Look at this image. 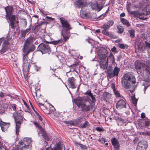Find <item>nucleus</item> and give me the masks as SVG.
Listing matches in <instances>:
<instances>
[{"label":"nucleus","mask_w":150,"mask_h":150,"mask_svg":"<svg viewBox=\"0 0 150 150\" xmlns=\"http://www.w3.org/2000/svg\"><path fill=\"white\" fill-rule=\"evenodd\" d=\"M126 102L123 99L119 100L117 103L116 107L117 109H120L123 108H126Z\"/></svg>","instance_id":"nucleus-12"},{"label":"nucleus","mask_w":150,"mask_h":150,"mask_svg":"<svg viewBox=\"0 0 150 150\" xmlns=\"http://www.w3.org/2000/svg\"><path fill=\"white\" fill-rule=\"evenodd\" d=\"M142 134L144 136H150V131H145L142 132Z\"/></svg>","instance_id":"nucleus-48"},{"label":"nucleus","mask_w":150,"mask_h":150,"mask_svg":"<svg viewBox=\"0 0 150 150\" xmlns=\"http://www.w3.org/2000/svg\"><path fill=\"white\" fill-rule=\"evenodd\" d=\"M86 0H79L77 2V4L79 6H84L86 4Z\"/></svg>","instance_id":"nucleus-30"},{"label":"nucleus","mask_w":150,"mask_h":150,"mask_svg":"<svg viewBox=\"0 0 150 150\" xmlns=\"http://www.w3.org/2000/svg\"><path fill=\"white\" fill-rule=\"evenodd\" d=\"M141 117L142 119L144 118L145 117V114L144 112H142L141 114Z\"/></svg>","instance_id":"nucleus-58"},{"label":"nucleus","mask_w":150,"mask_h":150,"mask_svg":"<svg viewBox=\"0 0 150 150\" xmlns=\"http://www.w3.org/2000/svg\"><path fill=\"white\" fill-rule=\"evenodd\" d=\"M111 51L115 53H117V49L115 47H113L111 49Z\"/></svg>","instance_id":"nucleus-50"},{"label":"nucleus","mask_w":150,"mask_h":150,"mask_svg":"<svg viewBox=\"0 0 150 150\" xmlns=\"http://www.w3.org/2000/svg\"><path fill=\"white\" fill-rule=\"evenodd\" d=\"M144 124L146 127L148 129H150V121L148 120L146 121Z\"/></svg>","instance_id":"nucleus-44"},{"label":"nucleus","mask_w":150,"mask_h":150,"mask_svg":"<svg viewBox=\"0 0 150 150\" xmlns=\"http://www.w3.org/2000/svg\"><path fill=\"white\" fill-rule=\"evenodd\" d=\"M146 46L150 48V44L147 42L146 43Z\"/></svg>","instance_id":"nucleus-63"},{"label":"nucleus","mask_w":150,"mask_h":150,"mask_svg":"<svg viewBox=\"0 0 150 150\" xmlns=\"http://www.w3.org/2000/svg\"><path fill=\"white\" fill-rule=\"evenodd\" d=\"M96 130L99 132H101L103 130V129L100 127H96Z\"/></svg>","instance_id":"nucleus-56"},{"label":"nucleus","mask_w":150,"mask_h":150,"mask_svg":"<svg viewBox=\"0 0 150 150\" xmlns=\"http://www.w3.org/2000/svg\"><path fill=\"white\" fill-rule=\"evenodd\" d=\"M38 128L40 129V130L42 131H43V129L42 128V127L40 125L38 127Z\"/></svg>","instance_id":"nucleus-60"},{"label":"nucleus","mask_w":150,"mask_h":150,"mask_svg":"<svg viewBox=\"0 0 150 150\" xmlns=\"http://www.w3.org/2000/svg\"><path fill=\"white\" fill-rule=\"evenodd\" d=\"M111 141L115 150H119L120 145L118 140L115 138H113Z\"/></svg>","instance_id":"nucleus-14"},{"label":"nucleus","mask_w":150,"mask_h":150,"mask_svg":"<svg viewBox=\"0 0 150 150\" xmlns=\"http://www.w3.org/2000/svg\"><path fill=\"white\" fill-rule=\"evenodd\" d=\"M60 20L62 24V27L64 28L65 29H63L62 31L61 34L63 37L60 40L52 42V43L54 45H57L60 44L62 45L65 42L66 40L69 38V33L68 30L71 29V25L68 21L63 18H60Z\"/></svg>","instance_id":"nucleus-1"},{"label":"nucleus","mask_w":150,"mask_h":150,"mask_svg":"<svg viewBox=\"0 0 150 150\" xmlns=\"http://www.w3.org/2000/svg\"><path fill=\"white\" fill-rule=\"evenodd\" d=\"M147 146V143L146 141H141L138 144L137 150H146Z\"/></svg>","instance_id":"nucleus-10"},{"label":"nucleus","mask_w":150,"mask_h":150,"mask_svg":"<svg viewBox=\"0 0 150 150\" xmlns=\"http://www.w3.org/2000/svg\"><path fill=\"white\" fill-rule=\"evenodd\" d=\"M37 91H36V90H35V91H32V95L34 97H35V96H37Z\"/></svg>","instance_id":"nucleus-53"},{"label":"nucleus","mask_w":150,"mask_h":150,"mask_svg":"<svg viewBox=\"0 0 150 150\" xmlns=\"http://www.w3.org/2000/svg\"><path fill=\"white\" fill-rule=\"evenodd\" d=\"M38 48V50L41 52L42 54L46 52L49 53L51 51L50 46L47 43L40 44L39 45Z\"/></svg>","instance_id":"nucleus-8"},{"label":"nucleus","mask_w":150,"mask_h":150,"mask_svg":"<svg viewBox=\"0 0 150 150\" xmlns=\"http://www.w3.org/2000/svg\"><path fill=\"white\" fill-rule=\"evenodd\" d=\"M75 79L73 77L69 78L67 81V85L69 88H76Z\"/></svg>","instance_id":"nucleus-11"},{"label":"nucleus","mask_w":150,"mask_h":150,"mask_svg":"<svg viewBox=\"0 0 150 150\" xmlns=\"http://www.w3.org/2000/svg\"><path fill=\"white\" fill-rule=\"evenodd\" d=\"M120 21L122 23L127 27H129L130 25L129 22L126 19L123 18H120Z\"/></svg>","instance_id":"nucleus-25"},{"label":"nucleus","mask_w":150,"mask_h":150,"mask_svg":"<svg viewBox=\"0 0 150 150\" xmlns=\"http://www.w3.org/2000/svg\"><path fill=\"white\" fill-rule=\"evenodd\" d=\"M85 95H88L89 96H90L92 94V93L91 91H87L85 93Z\"/></svg>","instance_id":"nucleus-52"},{"label":"nucleus","mask_w":150,"mask_h":150,"mask_svg":"<svg viewBox=\"0 0 150 150\" xmlns=\"http://www.w3.org/2000/svg\"><path fill=\"white\" fill-rule=\"evenodd\" d=\"M120 69L117 67H115L113 69L111 66H110L108 67L106 73L107 76L109 78H111L118 75Z\"/></svg>","instance_id":"nucleus-6"},{"label":"nucleus","mask_w":150,"mask_h":150,"mask_svg":"<svg viewBox=\"0 0 150 150\" xmlns=\"http://www.w3.org/2000/svg\"><path fill=\"white\" fill-rule=\"evenodd\" d=\"M129 13L134 17H138L139 16V13L138 11H131Z\"/></svg>","instance_id":"nucleus-27"},{"label":"nucleus","mask_w":150,"mask_h":150,"mask_svg":"<svg viewBox=\"0 0 150 150\" xmlns=\"http://www.w3.org/2000/svg\"><path fill=\"white\" fill-rule=\"evenodd\" d=\"M13 115L15 120H22V117L20 113L14 112Z\"/></svg>","instance_id":"nucleus-19"},{"label":"nucleus","mask_w":150,"mask_h":150,"mask_svg":"<svg viewBox=\"0 0 150 150\" xmlns=\"http://www.w3.org/2000/svg\"><path fill=\"white\" fill-rule=\"evenodd\" d=\"M64 122L66 124H68L70 125H76V122L74 121H65Z\"/></svg>","instance_id":"nucleus-36"},{"label":"nucleus","mask_w":150,"mask_h":150,"mask_svg":"<svg viewBox=\"0 0 150 150\" xmlns=\"http://www.w3.org/2000/svg\"><path fill=\"white\" fill-rule=\"evenodd\" d=\"M42 137L43 138H44L45 140L48 141L49 140V137L47 136V134L45 133V132L43 131L42 133Z\"/></svg>","instance_id":"nucleus-42"},{"label":"nucleus","mask_w":150,"mask_h":150,"mask_svg":"<svg viewBox=\"0 0 150 150\" xmlns=\"http://www.w3.org/2000/svg\"><path fill=\"white\" fill-rule=\"evenodd\" d=\"M80 15L81 17L83 18H85L87 16L86 13L83 11L82 9L80 11Z\"/></svg>","instance_id":"nucleus-40"},{"label":"nucleus","mask_w":150,"mask_h":150,"mask_svg":"<svg viewBox=\"0 0 150 150\" xmlns=\"http://www.w3.org/2000/svg\"><path fill=\"white\" fill-rule=\"evenodd\" d=\"M103 34L105 35L109 36L110 37L113 38L114 35L111 32H109L108 31H103Z\"/></svg>","instance_id":"nucleus-29"},{"label":"nucleus","mask_w":150,"mask_h":150,"mask_svg":"<svg viewBox=\"0 0 150 150\" xmlns=\"http://www.w3.org/2000/svg\"><path fill=\"white\" fill-rule=\"evenodd\" d=\"M82 118L81 117H80L78 119L75 120V122H76V125L79 124L81 122H82Z\"/></svg>","instance_id":"nucleus-43"},{"label":"nucleus","mask_w":150,"mask_h":150,"mask_svg":"<svg viewBox=\"0 0 150 150\" xmlns=\"http://www.w3.org/2000/svg\"><path fill=\"white\" fill-rule=\"evenodd\" d=\"M112 89H113V91L114 93L117 97H119L120 96V94L118 91H116L115 89V86L114 85L112 87Z\"/></svg>","instance_id":"nucleus-32"},{"label":"nucleus","mask_w":150,"mask_h":150,"mask_svg":"<svg viewBox=\"0 0 150 150\" xmlns=\"http://www.w3.org/2000/svg\"><path fill=\"white\" fill-rule=\"evenodd\" d=\"M96 32L97 33H99L100 32V29L96 30Z\"/></svg>","instance_id":"nucleus-64"},{"label":"nucleus","mask_w":150,"mask_h":150,"mask_svg":"<svg viewBox=\"0 0 150 150\" xmlns=\"http://www.w3.org/2000/svg\"><path fill=\"white\" fill-rule=\"evenodd\" d=\"M105 52L103 53H98V54L99 58L101 60H107L106 57H107V53L106 51L105 50Z\"/></svg>","instance_id":"nucleus-18"},{"label":"nucleus","mask_w":150,"mask_h":150,"mask_svg":"<svg viewBox=\"0 0 150 150\" xmlns=\"http://www.w3.org/2000/svg\"><path fill=\"white\" fill-rule=\"evenodd\" d=\"M34 40V38L32 37H29L26 40L23 48V53L29 54L32 51V47L33 46L32 43Z\"/></svg>","instance_id":"nucleus-4"},{"label":"nucleus","mask_w":150,"mask_h":150,"mask_svg":"<svg viewBox=\"0 0 150 150\" xmlns=\"http://www.w3.org/2000/svg\"><path fill=\"white\" fill-rule=\"evenodd\" d=\"M105 23L110 27V26H112L113 24L114 21L112 20H110L108 21L107 22Z\"/></svg>","instance_id":"nucleus-41"},{"label":"nucleus","mask_w":150,"mask_h":150,"mask_svg":"<svg viewBox=\"0 0 150 150\" xmlns=\"http://www.w3.org/2000/svg\"><path fill=\"white\" fill-rule=\"evenodd\" d=\"M75 144L77 145V146L79 145L81 148L82 149H87V147L85 145L77 143H75Z\"/></svg>","instance_id":"nucleus-39"},{"label":"nucleus","mask_w":150,"mask_h":150,"mask_svg":"<svg viewBox=\"0 0 150 150\" xmlns=\"http://www.w3.org/2000/svg\"><path fill=\"white\" fill-rule=\"evenodd\" d=\"M134 64L136 69H142L143 71L141 72L142 73L146 74H150V61H148L146 62V64H145L140 61H136L135 62Z\"/></svg>","instance_id":"nucleus-3"},{"label":"nucleus","mask_w":150,"mask_h":150,"mask_svg":"<svg viewBox=\"0 0 150 150\" xmlns=\"http://www.w3.org/2000/svg\"><path fill=\"white\" fill-rule=\"evenodd\" d=\"M122 83L123 86L125 88H131L135 83V79L132 75L126 74L122 79Z\"/></svg>","instance_id":"nucleus-2"},{"label":"nucleus","mask_w":150,"mask_h":150,"mask_svg":"<svg viewBox=\"0 0 150 150\" xmlns=\"http://www.w3.org/2000/svg\"><path fill=\"white\" fill-rule=\"evenodd\" d=\"M20 120H15V123L16 124V134L17 135H18L19 133V128L20 126L21 125V123L20 122Z\"/></svg>","instance_id":"nucleus-20"},{"label":"nucleus","mask_w":150,"mask_h":150,"mask_svg":"<svg viewBox=\"0 0 150 150\" xmlns=\"http://www.w3.org/2000/svg\"><path fill=\"white\" fill-rule=\"evenodd\" d=\"M118 47L120 48L123 49L125 48V46L123 44H120L118 45Z\"/></svg>","instance_id":"nucleus-54"},{"label":"nucleus","mask_w":150,"mask_h":150,"mask_svg":"<svg viewBox=\"0 0 150 150\" xmlns=\"http://www.w3.org/2000/svg\"><path fill=\"white\" fill-rule=\"evenodd\" d=\"M11 28L14 29L18 26L19 21L16 19L15 15H12L9 19Z\"/></svg>","instance_id":"nucleus-9"},{"label":"nucleus","mask_w":150,"mask_h":150,"mask_svg":"<svg viewBox=\"0 0 150 150\" xmlns=\"http://www.w3.org/2000/svg\"><path fill=\"white\" fill-rule=\"evenodd\" d=\"M145 121L143 119H139L138 120V124L140 127H143L144 126Z\"/></svg>","instance_id":"nucleus-31"},{"label":"nucleus","mask_w":150,"mask_h":150,"mask_svg":"<svg viewBox=\"0 0 150 150\" xmlns=\"http://www.w3.org/2000/svg\"><path fill=\"white\" fill-rule=\"evenodd\" d=\"M89 123L87 121H85L83 124H81L80 125L81 127L85 128L89 126Z\"/></svg>","instance_id":"nucleus-38"},{"label":"nucleus","mask_w":150,"mask_h":150,"mask_svg":"<svg viewBox=\"0 0 150 150\" xmlns=\"http://www.w3.org/2000/svg\"><path fill=\"white\" fill-rule=\"evenodd\" d=\"M117 28L118 29L117 32L118 33L121 34L123 33L124 31V29L122 26L118 25L117 26Z\"/></svg>","instance_id":"nucleus-34"},{"label":"nucleus","mask_w":150,"mask_h":150,"mask_svg":"<svg viewBox=\"0 0 150 150\" xmlns=\"http://www.w3.org/2000/svg\"><path fill=\"white\" fill-rule=\"evenodd\" d=\"M0 125L2 131L5 132L10 126V124L9 122H5L1 121L0 122Z\"/></svg>","instance_id":"nucleus-13"},{"label":"nucleus","mask_w":150,"mask_h":150,"mask_svg":"<svg viewBox=\"0 0 150 150\" xmlns=\"http://www.w3.org/2000/svg\"><path fill=\"white\" fill-rule=\"evenodd\" d=\"M75 102L76 105L79 106H81L83 104V101L81 98H78L75 100Z\"/></svg>","instance_id":"nucleus-24"},{"label":"nucleus","mask_w":150,"mask_h":150,"mask_svg":"<svg viewBox=\"0 0 150 150\" xmlns=\"http://www.w3.org/2000/svg\"><path fill=\"white\" fill-rule=\"evenodd\" d=\"M131 98L133 104L134 105H136L137 102V100L135 98V95L132 96H131Z\"/></svg>","instance_id":"nucleus-35"},{"label":"nucleus","mask_w":150,"mask_h":150,"mask_svg":"<svg viewBox=\"0 0 150 150\" xmlns=\"http://www.w3.org/2000/svg\"><path fill=\"white\" fill-rule=\"evenodd\" d=\"M13 110L15 111L16 110V106L15 104L13 105L12 106Z\"/></svg>","instance_id":"nucleus-59"},{"label":"nucleus","mask_w":150,"mask_h":150,"mask_svg":"<svg viewBox=\"0 0 150 150\" xmlns=\"http://www.w3.org/2000/svg\"><path fill=\"white\" fill-rule=\"evenodd\" d=\"M31 30L30 28H28L26 30L21 31V35L23 37H25V35L27 33H28L30 32Z\"/></svg>","instance_id":"nucleus-26"},{"label":"nucleus","mask_w":150,"mask_h":150,"mask_svg":"<svg viewBox=\"0 0 150 150\" xmlns=\"http://www.w3.org/2000/svg\"><path fill=\"white\" fill-rule=\"evenodd\" d=\"M34 69L37 71H38L40 70V68L38 67L36 65H34Z\"/></svg>","instance_id":"nucleus-51"},{"label":"nucleus","mask_w":150,"mask_h":150,"mask_svg":"<svg viewBox=\"0 0 150 150\" xmlns=\"http://www.w3.org/2000/svg\"><path fill=\"white\" fill-rule=\"evenodd\" d=\"M103 96L104 100H107L111 98V95L108 93L105 92L104 93Z\"/></svg>","instance_id":"nucleus-22"},{"label":"nucleus","mask_w":150,"mask_h":150,"mask_svg":"<svg viewBox=\"0 0 150 150\" xmlns=\"http://www.w3.org/2000/svg\"><path fill=\"white\" fill-rule=\"evenodd\" d=\"M129 33L130 34V36L131 37H133L134 35V31L133 30H131L129 31Z\"/></svg>","instance_id":"nucleus-45"},{"label":"nucleus","mask_w":150,"mask_h":150,"mask_svg":"<svg viewBox=\"0 0 150 150\" xmlns=\"http://www.w3.org/2000/svg\"><path fill=\"white\" fill-rule=\"evenodd\" d=\"M125 14L124 13H121L120 15V16L121 17H124L125 16Z\"/></svg>","instance_id":"nucleus-62"},{"label":"nucleus","mask_w":150,"mask_h":150,"mask_svg":"<svg viewBox=\"0 0 150 150\" xmlns=\"http://www.w3.org/2000/svg\"><path fill=\"white\" fill-rule=\"evenodd\" d=\"M101 28L103 29L102 30V33H103V32L104 30L105 31H108V30L110 28V27L107 24H106L105 23L102 26Z\"/></svg>","instance_id":"nucleus-28"},{"label":"nucleus","mask_w":150,"mask_h":150,"mask_svg":"<svg viewBox=\"0 0 150 150\" xmlns=\"http://www.w3.org/2000/svg\"><path fill=\"white\" fill-rule=\"evenodd\" d=\"M96 9L98 12L100 11L103 8V6H98L97 4H96Z\"/></svg>","instance_id":"nucleus-46"},{"label":"nucleus","mask_w":150,"mask_h":150,"mask_svg":"<svg viewBox=\"0 0 150 150\" xmlns=\"http://www.w3.org/2000/svg\"><path fill=\"white\" fill-rule=\"evenodd\" d=\"M63 147V146L57 144L56 147L54 148L51 149V150H62V147ZM49 148H47L46 149V150H49Z\"/></svg>","instance_id":"nucleus-23"},{"label":"nucleus","mask_w":150,"mask_h":150,"mask_svg":"<svg viewBox=\"0 0 150 150\" xmlns=\"http://www.w3.org/2000/svg\"><path fill=\"white\" fill-rule=\"evenodd\" d=\"M5 10L7 13L6 16L7 14L11 13L12 11V8L11 7L8 6L5 8Z\"/></svg>","instance_id":"nucleus-33"},{"label":"nucleus","mask_w":150,"mask_h":150,"mask_svg":"<svg viewBox=\"0 0 150 150\" xmlns=\"http://www.w3.org/2000/svg\"><path fill=\"white\" fill-rule=\"evenodd\" d=\"M8 42H6L5 41L4 42L2 46V48L1 50H0V51L1 53L3 54L7 51L8 48Z\"/></svg>","instance_id":"nucleus-17"},{"label":"nucleus","mask_w":150,"mask_h":150,"mask_svg":"<svg viewBox=\"0 0 150 150\" xmlns=\"http://www.w3.org/2000/svg\"><path fill=\"white\" fill-rule=\"evenodd\" d=\"M32 143V140L31 138H24L20 142L19 148L22 150L30 148L31 147Z\"/></svg>","instance_id":"nucleus-5"},{"label":"nucleus","mask_w":150,"mask_h":150,"mask_svg":"<svg viewBox=\"0 0 150 150\" xmlns=\"http://www.w3.org/2000/svg\"><path fill=\"white\" fill-rule=\"evenodd\" d=\"M81 108L82 111L87 112L89 110L91 106L89 105H86L85 104L83 103L82 105Z\"/></svg>","instance_id":"nucleus-21"},{"label":"nucleus","mask_w":150,"mask_h":150,"mask_svg":"<svg viewBox=\"0 0 150 150\" xmlns=\"http://www.w3.org/2000/svg\"><path fill=\"white\" fill-rule=\"evenodd\" d=\"M5 96V94L2 92H0V97L1 98H4Z\"/></svg>","instance_id":"nucleus-55"},{"label":"nucleus","mask_w":150,"mask_h":150,"mask_svg":"<svg viewBox=\"0 0 150 150\" xmlns=\"http://www.w3.org/2000/svg\"><path fill=\"white\" fill-rule=\"evenodd\" d=\"M38 116V117L39 119L41 121H42V117H41V116L38 113H36Z\"/></svg>","instance_id":"nucleus-57"},{"label":"nucleus","mask_w":150,"mask_h":150,"mask_svg":"<svg viewBox=\"0 0 150 150\" xmlns=\"http://www.w3.org/2000/svg\"><path fill=\"white\" fill-rule=\"evenodd\" d=\"M109 59L112 63H113L115 62V59L114 55L111 53H110L109 57Z\"/></svg>","instance_id":"nucleus-37"},{"label":"nucleus","mask_w":150,"mask_h":150,"mask_svg":"<svg viewBox=\"0 0 150 150\" xmlns=\"http://www.w3.org/2000/svg\"><path fill=\"white\" fill-rule=\"evenodd\" d=\"M33 123L37 127H38L39 125L38 123L35 122H33Z\"/></svg>","instance_id":"nucleus-61"},{"label":"nucleus","mask_w":150,"mask_h":150,"mask_svg":"<svg viewBox=\"0 0 150 150\" xmlns=\"http://www.w3.org/2000/svg\"><path fill=\"white\" fill-rule=\"evenodd\" d=\"M114 119L117 122L118 125L122 126L125 122V120L118 116L114 117Z\"/></svg>","instance_id":"nucleus-16"},{"label":"nucleus","mask_w":150,"mask_h":150,"mask_svg":"<svg viewBox=\"0 0 150 150\" xmlns=\"http://www.w3.org/2000/svg\"><path fill=\"white\" fill-rule=\"evenodd\" d=\"M108 58L107 60H100V66L101 69L104 70L107 69L108 67Z\"/></svg>","instance_id":"nucleus-15"},{"label":"nucleus","mask_w":150,"mask_h":150,"mask_svg":"<svg viewBox=\"0 0 150 150\" xmlns=\"http://www.w3.org/2000/svg\"><path fill=\"white\" fill-rule=\"evenodd\" d=\"M98 141L103 144L105 142H106L105 139L104 138H102L101 139H100L98 140Z\"/></svg>","instance_id":"nucleus-49"},{"label":"nucleus","mask_w":150,"mask_h":150,"mask_svg":"<svg viewBox=\"0 0 150 150\" xmlns=\"http://www.w3.org/2000/svg\"><path fill=\"white\" fill-rule=\"evenodd\" d=\"M90 97L91 98L92 102L95 103L96 102V99L95 96L92 94Z\"/></svg>","instance_id":"nucleus-47"},{"label":"nucleus","mask_w":150,"mask_h":150,"mask_svg":"<svg viewBox=\"0 0 150 150\" xmlns=\"http://www.w3.org/2000/svg\"><path fill=\"white\" fill-rule=\"evenodd\" d=\"M28 54L23 53V71L24 73H28L29 71V64L27 61Z\"/></svg>","instance_id":"nucleus-7"}]
</instances>
